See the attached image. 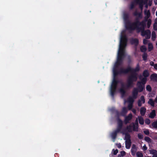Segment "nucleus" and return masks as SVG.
I'll return each mask as SVG.
<instances>
[{"label":"nucleus","instance_id":"51","mask_svg":"<svg viewBox=\"0 0 157 157\" xmlns=\"http://www.w3.org/2000/svg\"><path fill=\"white\" fill-rule=\"evenodd\" d=\"M126 153L125 151H122L121 152V155L122 156H124L125 155Z\"/></svg>","mask_w":157,"mask_h":157},{"label":"nucleus","instance_id":"53","mask_svg":"<svg viewBox=\"0 0 157 157\" xmlns=\"http://www.w3.org/2000/svg\"><path fill=\"white\" fill-rule=\"evenodd\" d=\"M137 104H138V106H139L140 107V106H141L142 104V103H141L140 100H139L138 101Z\"/></svg>","mask_w":157,"mask_h":157},{"label":"nucleus","instance_id":"56","mask_svg":"<svg viewBox=\"0 0 157 157\" xmlns=\"http://www.w3.org/2000/svg\"><path fill=\"white\" fill-rule=\"evenodd\" d=\"M153 29L155 30L157 29V25L155 24H154L153 25Z\"/></svg>","mask_w":157,"mask_h":157},{"label":"nucleus","instance_id":"48","mask_svg":"<svg viewBox=\"0 0 157 157\" xmlns=\"http://www.w3.org/2000/svg\"><path fill=\"white\" fill-rule=\"evenodd\" d=\"M132 107H133V104H131L129 103V104L128 105V110H131L132 109Z\"/></svg>","mask_w":157,"mask_h":157},{"label":"nucleus","instance_id":"23","mask_svg":"<svg viewBox=\"0 0 157 157\" xmlns=\"http://www.w3.org/2000/svg\"><path fill=\"white\" fill-rule=\"evenodd\" d=\"M139 121L140 124L143 125L144 124V120L143 118L140 116L138 117Z\"/></svg>","mask_w":157,"mask_h":157},{"label":"nucleus","instance_id":"59","mask_svg":"<svg viewBox=\"0 0 157 157\" xmlns=\"http://www.w3.org/2000/svg\"><path fill=\"white\" fill-rule=\"evenodd\" d=\"M155 64L153 61H151L150 63V64L151 66H153Z\"/></svg>","mask_w":157,"mask_h":157},{"label":"nucleus","instance_id":"37","mask_svg":"<svg viewBox=\"0 0 157 157\" xmlns=\"http://www.w3.org/2000/svg\"><path fill=\"white\" fill-rule=\"evenodd\" d=\"M156 37L155 33V32H152L151 35V39L153 40H154Z\"/></svg>","mask_w":157,"mask_h":157},{"label":"nucleus","instance_id":"28","mask_svg":"<svg viewBox=\"0 0 157 157\" xmlns=\"http://www.w3.org/2000/svg\"><path fill=\"white\" fill-rule=\"evenodd\" d=\"M140 31H141V35L142 36L146 35V34H147V33L149 32V29L147 30H140Z\"/></svg>","mask_w":157,"mask_h":157},{"label":"nucleus","instance_id":"27","mask_svg":"<svg viewBox=\"0 0 157 157\" xmlns=\"http://www.w3.org/2000/svg\"><path fill=\"white\" fill-rule=\"evenodd\" d=\"M144 13L146 17H147V18H149L150 16V13L149 10H145L144 11Z\"/></svg>","mask_w":157,"mask_h":157},{"label":"nucleus","instance_id":"47","mask_svg":"<svg viewBox=\"0 0 157 157\" xmlns=\"http://www.w3.org/2000/svg\"><path fill=\"white\" fill-rule=\"evenodd\" d=\"M151 32L150 30H149V32H148L147 33V34H146V35L147 36V38L149 39L151 37Z\"/></svg>","mask_w":157,"mask_h":157},{"label":"nucleus","instance_id":"52","mask_svg":"<svg viewBox=\"0 0 157 157\" xmlns=\"http://www.w3.org/2000/svg\"><path fill=\"white\" fill-rule=\"evenodd\" d=\"M116 115H117V116L118 117V118H119V116L120 115H121V113H120L119 112L118 110H116Z\"/></svg>","mask_w":157,"mask_h":157},{"label":"nucleus","instance_id":"33","mask_svg":"<svg viewBox=\"0 0 157 157\" xmlns=\"http://www.w3.org/2000/svg\"><path fill=\"white\" fill-rule=\"evenodd\" d=\"M151 19H149L147 21V27L148 28H149L151 25Z\"/></svg>","mask_w":157,"mask_h":157},{"label":"nucleus","instance_id":"4","mask_svg":"<svg viewBox=\"0 0 157 157\" xmlns=\"http://www.w3.org/2000/svg\"><path fill=\"white\" fill-rule=\"evenodd\" d=\"M126 27L127 29L133 31L136 29L140 32V22L134 21L131 23L128 21L127 25H126Z\"/></svg>","mask_w":157,"mask_h":157},{"label":"nucleus","instance_id":"57","mask_svg":"<svg viewBox=\"0 0 157 157\" xmlns=\"http://www.w3.org/2000/svg\"><path fill=\"white\" fill-rule=\"evenodd\" d=\"M147 42V40L145 39H144L143 40V44H146Z\"/></svg>","mask_w":157,"mask_h":157},{"label":"nucleus","instance_id":"5","mask_svg":"<svg viewBox=\"0 0 157 157\" xmlns=\"http://www.w3.org/2000/svg\"><path fill=\"white\" fill-rule=\"evenodd\" d=\"M133 15L135 17L134 21L140 22V20L143 18L142 12H138L137 10H135L132 13Z\"/></svg>","mask_w":157,"mask_h":157},{"label":"nucleus","instance_id":"34","mask_svg":"<svg viewBox=\"0 0 157 157\" xmlns=\"http://www.w3.org/2000/svg\"><path fill=\"white\" fill-rule=\"evenodd\" d=\"M152 125L153 128H157V121L153 122L152 124Z\"/></svg>","mask_w":157,"mask_h":157},{"label":"nucleus","instance_id":"63","mask_svg":"<svg viewBox=\"0 0 157 157\" xmlns=\"http://www.w3.org/2000/svg\"><path fill=\"white\" fill-rule=\"evenodd\" d=\"M152 157H157V153L155 154H154Z\"/></svg>","mask_w":157,"mask_h":157},{"label":"nucleus","instance_id":"49","mask_svg":"<svg viewBox=\"0 0 157 157\" xmlns=\"http://www.w3.org/2000/svg\"><path fill=\"white\" fill-rule=\"evenodd\" d=\"M144 133L147 135H148L149 134V132L148 130L147 129L144 131Z\"/></svg>","mask_w":157,"mask_h":157},{"label":"nucleus","instance_id":"8","mask_svg":"<svg viewBox=\"0 0 157 157\" xmlns=\"http://www.w3.org/2000/svg\"><path fill=\"white\" fill-rule=\"evenodd\" d=\"M121 133L125 135V137L124 139L125 140V141H131L130 135L128 132L124 133V131H122V132H121Z\"/></svg>","mask_w":157,"mask_h":157},{"label":"nucleus","instance_id":"44","mask_svg":"<svg viewBox=\"0 0 157 157\" xmlns=\"http://www.w3.org/2000/svg\"><path fill=\"white\" fill-rule=\"evenodd\" d=\"M135 7V5L133 2H132L131 3L130 5L129 6V9L130 10H132Z\"/></svg>","mask_w":157,"mask_h":157},{"label":"nucleus","instance_id":"62","mask_svg":"<svg viewBox=\"0 0 157 157\" xmlns=\"http://www.w3.org/2000/svg\"><path fill=\"white\" fill-rule=\"evenodd\" d=\"M153 67L155 70H157V64H155Z\"/></svg>","mask_w":157,"mask_h":157},{"label":"nucleus","instance_id":"20","mask_svg":"<svg viewBox=\"0 0 157 157\" xmlns=\"http://www.w3.org/2000/svg\"><path fill=\"white\" fill-rule=\"evenodd\" d=\"M121 94V97L123 98L125 97L126 94V91L125 90H124L122 89H120L119 90Z\"/></svg>","mask_w":157,"mask_h":157},{"label":"nucleus","instance_id":"46","mask_svg":"<svg viewBox=\"0 0 157 157\" xmlns=\"http://www.w3.org/2000/svg\"><path fill=\"white\" fill-rule=\"evenodd\" d=\"M138 137L140 139H142L144 137V136L143 134L140 133L138 134Z\"/></svg>","mask_w":157,"mask_h":157},{"label":"nucleus","instance_id":"2","mask_svg":"<svg viewBox=\"0 0 157 157\" xmlns=\"http://www.w3.org/2000/svg\"><path fill=\"white\" fill-rule=\"evenodd\" d=\"M131 70V67L128 66L125 69L121 68L119 71L116 70H114V72H113V78L110 88V94L113 98L116 92L118 85V82L117 81L116 77L118 75L122 74H127Z\"/></svg>","mask_w":157,"mask_h":157},{"label":"nucleus","instance_id":"58","mask_svg":"<svg viewBox=\"0 0 157 157\" xmlns=\"http://www.w3.org/2000/svg\"><path fill=\"white\" fill-rule=\"evenodd\" d=\"M143 149L144 151H146L147 150V147H146L145 144H144V145L143 146Z\"/></svg>","mask_w":157,"mask_h":157},{"label":"nucleus","instance_id":"9","mask_svg":"<svg viewBox=\"0 0 157 157\" xmlns=\"http://www.w3.org/2000/svg\"><path fill=\"white\" fill-rule=\"evenodd\" d=\"M134 2L139 5L140 8L142 10L143 7L144 0H134Z\"/></svg>","mask_w":157,"mask_h":157},{"label":"nucleus","instance_id":"31","mask_svg":"<svg viewBox=\"0 0 157 157\" xmlns=\"http://www.w3.org/2000/svg\"><path fill=\"white\" fill-rule=\"evenodd\" d=\"M140 51L142 52H145L147 50V48L145 46H142L140 48Z\"/></svg>","mask_w":157,"mask_h":157},{"label":"nucleus","instance_id":"42","mask_svg":"<svg viewBox=\"0 0 157 157\" xmlns=\"http://www.w3.org/2000/svg\"><path fill=\"white\" fill-rule=\"evenodd\" d=\"M121 87L120 89H122L124 90H125V89H127L126 87V85H124L123 82H121Z\"/></svg>","mask_w":157,"mask_h":157},{"label":"nucleus","instance_id":"10","mask_svg":"<svg viewBox=\"0 0 157 157\" xmlns=\"http://www.w3.org/2000/svg\"><path fill=\"white\" fill-rule=\"evenodd\" d=\"M132 115L131 113H130L128 115L125 117L124 120V123L125 124H127L129 123V121L131 120L132 118Z\"/></svg>","mask_w":157,"mask_h":157},{"label":"nucleus","instance_id":"15","mask_svg":"<svg viewBox=\"0 0 157 157\" xmlns=\"http://www.w3.org/2000/svg\"><path fill=\"white\" fill-rule=\"evenodd\" d=\"M131 44H135L137 46L139 44L138 40L137 38L132 39L131 40Z\"/></svg>","mask_w":157,"mask_h":157},{"label":"nucleus","instance_id":"1","mask_svg":"<svg viewBox=\"0 0 157 157\" xmlns=\"http://www.w3.org/2000/svg\"><path fill=\"white\" fill-rule=\"evenodd\" d=\"M127 38L126 35L122 34L118 53L117 60L113 68V72L114 70L118 71L117 68L122 63L123 60L126 56L125 48L127 45Z\"/></svg>","mask_w":157,"mask_h":157},{"label":"nucleus","instance_id":"24","mask_svg":"<svg viewBox=\"0 0 157 157\" xmlns=\"http://www.w3.org/2000/svg\"><path fill=\"white\" fill-rule=\"evenodd\" d=\"M118 132H117L116 131H115L114 132H113L111 134V136L113 139L114 140L116 138L117 136V133Z\"/></svg>","mask_w":157,"mask_h":157},{"label":"nucleus","instance_id":"14","mask_svg":"<svg viewBox=\"0 0 157 157\" xmlns=\"http://www.w3.org/2000/svg\"><path fill=\"white\" fill-rule=\"evenodd\" d=\"M140 79L141 80V81H138V83H141L145 85L147 81V78L144 77L141 78V77H140Z\"/></svg>","mask_w":157,"mask_h":157},{"label":"nucleus","instance_id":"35","mask_svg":"<svg viewBox=\"0 0 157 157\" xmlns=\"http://www.w3.org/2000/svg\"><path fill=\"white\" fill-rule=\"evenodd\" d=\"M136 155L137 157H143V153L140 151H138L136 152Z\"/></svg>","mask_w":157,"mask_h":157},{"label":"nucleus","instance_id":"12","mask_svg":"<svg viewBox=\"0 0 157 157\" xmlns=\"http://www.w3.org/2000/svg\"><path fill=\"white\" fill-rule=\"evenodd\" d=\"M138 92L137 88H134L133 89L132 92V97L133 98L136 99L137 98Z\"/></svg>","mask_w":157,"mask_h":157},{"label":"nucleus","instance_id":"21","mask_svg":"<svg viewBox=\"0 0 157 157\" xmlns=\"http://www.w3.org/2000/svg\"><path fill=\"white\" fill-rule=\"evenodd\" d=\"M131 144V142L130 141H125V147L126 148L129 149L130 148Z\"/></svg>","mask_w":157,"mask_h":157},{"label":"nucleus","instance_id":"13","mask_svg":"<svg viewBox=\"0 0 157 157\" xmlns=\"http://www.w3.org/2000/svg\"><path fill=\"white\" fill-rule=\"evenodd\" d=\"M150 79L151 80L155 82H157V74L156 73H153L150 76Z\"/></svg>","mask_w":157,"mask_h":157},{"label":"nucleus","instance_id":"55","mask_svg":"<svg viewBox=\"0 0 157 157\" xmlns=\"http://www.w3.org/2000/svg\"><path fill=\"white\" fill-rule=\"evenodd\" d=\"M116 145L117 146V147L119 148H121V144L120 143L117 144Z\"/></svg>","mask_w":157,"mask_h":157},{"label":"nucleus","instance_id":"64","mask_svg":"<svg viewBox=\"0 0 157 157\" xmlns=\"http://www.w3.org/2000/svg\"><path fill=\"white\" fill-rule=\"evenodd\" d=\"M155 101L157 103V94L156 97L155 99Z\"/></svg>","mask_w":157,"mask_h":157},{"label":"nucleus","instance_id":"43","mask_svg":"<svg viewBox=\"0 0 157 157\" xmlns=\"http://www.w3.org/2000/svg\"><path fill=\"white\" fill-rule=\"evenodd\" d=\"M141 100V101H142L143 103L144 104L145 102V99L144 98V96H141L140 98V100Z\"/></svg>","mask_w":157,"mask_h":157},{"label":"nucleus","instance_id":"39","mask_svg":"<svg viewBox=\"0 0 157 157\" xmlns=\"http://www.w3.org/2000/svg\"><path fill=\"white\" fill-rule=\"evenodd\" d=\"M118 152V150L117 149L115 150L113 149L112 150V153H113L114 155H115L117 154Z\"/></svg>","mask_w":157,"mask_h":157},{"label":"nucleus","instance_id":"41","mask_svg":"<svg viewBox=\"0 0 157 157\" xmlns=\"http://www.w3.org/2000/svg\"><path fill=\"white\" fill-rule=\"evenodd\" d=\"M146 90L149 92H151L152 90L151 87L150 85H147L146 87Z\"/></svg>","mask_w":157,"mask_h":157},{"label":"nucleus","instance_id":"19","mask_svg":"<svg viewBox=\"0 0 157 157\" xmlns=\"http://www.w3.org/2000/svg\"><path fill=\"white\" fill-rule=\"evenodd\" d=\"M133 124L132 127L133 128V130L135 131H138V124L137 119L136 120V126L135 125L134 123H133Z\"/></svg>","mask_w":157,"mask_h":157},{"label":"nucleus","instance_id":"45","mask_svg":"<svg viewBox=\"0 0 157 157\" xmlns=\"http://www.w3.org/2000/svg\"><path fill=\"white\" fill-rule=\"evenodd\" d=\"M145 123L147 124H149L151 123L150 120L148 118H146L145 120Z\"/></svg>","mask_w":157,"mask_h":157},{"label":"nucleus","instance_id":"26","mask_svg":"<svg viewBox=\"0 0 157 157\" xmlns=\"http://www.w3.org/2000/svg\"><path fill=\"white\" fill-rule=\"evenodd\" d=\"M123 18L125 21H128L129 16L128 13H124L123 14Z\"/></svg>","mask_w":157,"mask_h":157},{"label":"nucleus","instance_id":"30","mask_svg":"<svg viewBox=\"0 0 157 157\" xmlns=\"http://www.w3.org/2000/svg\"><path fill=\"white\" fill-rule=\"evenodd\" d=\"M132 126L130 125L129 126H127L126 128V129L128 130V131L129 132H132Z\"/></svg>","mask_w":157,"mask_h":157},{"label":"nucleus","instance_id":"50","mask_svg":"<svg viewBox=\"0 0 157 157\" xmlns=\"http://www.w3.org/2000/svg\"><path fill=\"white\" fill-rule=\"evenodd\" d=\"M136 150L134 149H131V152L132 155H134L135 154V153L136 151Z\"/></svg>","mask_w":157,"mask_h":157},{"label":"nucleus","instance_id":"11","mask_svg":"<svg viewBox=\"0 0 157 157\" xmlns=\"http://www.w3.org/2000/svg\"><path fill=\"white\" fill-rule=\"evenodd\" d=\"M140 30H144L146 26V23L145 21H142L140 22Z\"/></svg>","mask_w":157,"mask_h":157},{"label":"nucleus","instance_id":"60","mask_svg":"<svg viewBox=\"0 0 157 157\" xmlns=\"http://www.w3.org/2000/svg\"><path fill=\"white\" fill-rule=\"evenodd\" d=\"M132 112L135 114H136V110L135 109H133L132 110Z\"/></svg>","mask_w":157,"mask_h":157},{"label":"nucleus","instance_id":"17","mask_svg":"<svg viewBox=\"0 0 157 157\" xmlns=\"http://www.w3.org/2000/svg\"><path fill=\"white\" fill-rule=\"evenodd\" d=\"M146 109L144 107H142L140 109V112L142 116H144L146 113Z\"/></svg>","mask_w":157,"mask_h":157},{"label":"nucleus","instance_id":"54","mask_svg":"<svg viewBox=\"0 0 157 157\" xmlns=\"http://www.w3.org/2000/svg\"><path fill=\"white\" fill-rule=\"evenodd\" d=\"M134 149V150H137L136 147V146L135 144H133L132 145L131 149Z\"/></svg>","mask_w":157,"mask_h":157},{"label":"nucleus","instance_id":"25","mask_svg":"<svg viewBox=\"0 0 157 157\" xmlns=\"http://www.w3.org/2000/svg\"><path fill=\"white\" fill-rule=\"evenodd\" d=\"M148 103L152 107H154L155 106L154 101L151 98H150L149 99V100L148 101Z\"/></svg>","mask_w":157,"mask_h":157},{"label":"nucleus","instance_id":"6","mask_svg":"<svg viewBox=\"0 0 157 157\" xmlns=\"http://www.w3.org/2000/svg\"><path fill=\"white\" fill-rule=\"evenodd\" d=\"M123 126V122L119 118L118 119V125L117 128L115 130L118 132H122L121 130Z\"/></svg>","mask_w":157,"mask_h":157},{"label":"nucleus","instance_id":"22","mask_svg":"<svg viewBox=\"0 0 157 157\" xmlns=\"http://www.w3.org/2000/svg\"><path fill=\"white\" fill-rule=\"evenodd\" d=\"M143 75L144 77L147 78L149 75V73L148 71L147 70L144 71L143 73Z\"/></svg>","mask_w":157,"mask_h":157},{"label":"nucleus","instance_id":"61","mask_svg":"<svg viewBox=\"0 0 157 157\" xmlns=\"http://www.w3.org/2000/svg\"><path fill=\"white\" fill-rule=\"evenodd\" d=\"M148 18H147V17L146 16L145 17L144 20H143V21H145V22H146V21H148Z\"/></svg>","mask_w":157,"mask_h":157},{"label":"nucleus","instance_id":"7","mask_svg":"<svg viewBox=\"0 0 157 157\" xmlns=\"http://www.w3.org/2000/svg\"><path fill=\"white\" fill-rule=\"evenodd\" d=\"M137 89L139 92H142L145 89V85L141 83H138V82L137 83Z\"/></svg>","mask_w":157,"mask_h":157},{"label":"nucleus","instance_id":"32","mask_svg":"<svg viewBox=\"0 0 157 157\" xmlns=\"http://www.w3.org/2000/svg\"><path fill=\"white\" fill-rule=\"evenodd\" d=\"M147 54L146 53H144L142 55V58L143 59L144 61L147 60Z\"/></svg>","mask_w":157,"mask_h":157},{"label":"nucleus","instance_id":"16","mask_svg":"<svg viewBox=\"0 0 157 157\" xmlns=\"http://www.w3.org/2000/svg\"><path fill=\"white\" fill-rule=\"evenodd\" d=\"M156 112L154 109L152 110V111L150 113L149 116V117L153 119L156 116Z\"/></svg>","mask_w":157,"mask_h":157},{"label":"nucleus","instance_id":"38","mask_svg":"<svg viewBox=\"0 0 157 157\" xmlns=\"http://www.w3.org/2000/svg\"><path fill=\"white\" fill-rule=\"evenodd\" d=\"M144 140L148 143L151 142V139L148 136H145L144 137Z\"/></svg>","mask_w":157,"mask_h":157},{"label":"nucleus","instance_id":"3","mask_svg":"<svg viewBox=\"0 0 157 157\" xmlns=\"http://www.w3.org/2000/svg\"><path fill=\"white\" fill-rule=\"evenodd\" d=\"M140 70V67L138 63L135 68H132L131 67V70L129 71L132 74L128 77L127 80V83L126 85V87L127 89L132 87L133 86V82H136L137 80V74L136 72H139Z\"/></svg>","mask_w":157,"mask_h":157},{"label":"nucleus","instance_id":"29","mask_svg":"<svg viewBox=\"0 0 157 157\" xmlns=\"http://www.w3.org/2000/svg\"><path fill=\"white\" fill-rule=\"evenodd\" d=\"M128 101L129 104H133L134 100L133 97H129L128 99Z\"/></svg>","mask_w":157,"mask_h":157},{"label":"nucleus","instance_id":"18","mask_svg":"<svg viewBox=\"0 0 157 157\" xmlns=\"http://www.w3.org/2000/svg\"><path fill=\"white\" fill-rule=\"evenodd\" d=\"M127 112L128 110L125 107H123L122 108L121 112V115L123 116H125L127 113Z\"/></svg>","mask_w":157,"mask_h":157},{"label":"nucleus","instance_id":"40","mask_svg":"<svg viewBox=\"0 0 157 157\" xmlns=\"http://www.w3.org/2000/svg\"><path fill=\"white\" fill-rule=\"evenodd\" d=\"M153 48V46L152 44H149L148 45V49L149 51H151Z\"/></svg>","mask_w":157,"mask_h":157},{"label":"nucleus","instance_id":"36","mask_svg":"<svg viewBox=\"0 0 157 157\" xmlns=\"http://www.w3.org/2000/svg\"><path fill=\"white\" fill-rule=\"evenodd\" d=\"M149 152L150 154H153V155L157 153V151L155 149L150 150H149Z\"/></svg>","mask_w":157,"mask_h":157}]
</instances>
